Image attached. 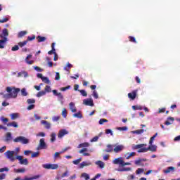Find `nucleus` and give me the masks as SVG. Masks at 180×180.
I'll return each instance as SVG.
<instances>
[{
    "mask_svg": "<svg viewBox=\"0 0 180 180\" xmlns=\"http://www.w3.org/2000/svg\"><path fill=\"white\" fill-rule=\"evenodd\" d=\"M137 96V91H133L131 93L128 94V98L131 99V101H134L136 99V97Z\"/></svg>",
    "mask_w": 180,
    "mask_h": 180,
    "instance_id": "obj_8",
    "label": "nucleus"
},
{
    "mask_svg": "<svg viewBox=\"0 0 180 180\" xmlns=\"http://www.w3.org/2000/svg\"><path fill=\"white\" fill-rule=\"evenodd\" d=\"M108 120L102 118L99 120L98 123L99 124H103L104 123H108Z\"/></svg>",
    "mask_w": 180,
    "mask_h": 180,
    "instance_id": "obj_42",
    "label": "nucleus"
},
{
    "mask_svg": "<svg viewBox=\"0 0 180 180\" xmlns=\"http://www.w3.org/2000/svg\"><path fill=\"white\" fill-rule=\"evenodd\" d=\"M11 140H12V134H11V132H7L6 134V139L4 141L8 143V141H11Z\"/></svg>",
    "mask_w": 180,
    "mask_h": 180,
    "instance_id": "obj_18",
    "label": "nucleus"
},
{
    "mask_svg": "<svg viewBox=\"0 0 180 180\" xmlns=\"http://www.w3.org/2000/svg\"><path fill=\"white\" fill-rule=\"evenodd\" d=\"M21 95L22 96H27V92L26 91V89H21Z\"/></svg>",
    "mask_w": 180,
    "mask_h": 180,
    "instance_id": "obj_41",
    "label": "nucleus"
},
{
    "mask_svg": "<svg viewBox=\"0 0 180 180\" xmlns=\"http://www.w3.org/2000/svg\"><path fill=\"white\" fill-rule=\"evenodd\" d=\"M144 172V169L138 168L136 171V175H140V174H143Z\"/></svg>",
    "mask_w": 180,
    "mask_h": 180,
    "instance_id": "obj_35",
    "label": "nucleus"
},
{
    "mask_svg": "<svg viewBox=\"0 0 180 180\" xmlns=\"http://www.w3.org/2000/svg\"><path fill=\"white\" fill-rule=\"evenodd\" d=\"M6 41H8V37H4V39H0V49H5Z\"/></svg>",
    "mask_w": 180,
    "mask_h": 180,
    "instance_id": "obj_16",
    "label": "nucleus"
},
{
    "mask_svg": "<svg viewBox=\"0 0 180 180\" xmlns=\"http://www.w3.org/2000/svg\"><path fill=\"white\" fill-rule=\"evenodd\" d=\"M26 44H27V41H24L22 42H20L18 46H20V47H23V46H26Z\"/></svg>",
    "mask_w": 180,
    "mask_h": 180,
    "instance_id": "obj_48",
    "label": "nucleus"
},
{
    "mask_svg": "<svg viewBox=\"0 0 180 180\" xmlns=\"http://www.w3.org/2000/svg\"><path fill=\"white\" fill-rule=\"evenodd\" d=\"M128 39L131 43H137V41H136V38L134 37L129 36Z\"/></svg>",
    "mask_w": 180,
    "mask_h": 180,
    "instance_id": "obj_37",
    "label": "nucleus"
},
{
    "mask_svg": "<svg viewBox=\"0 0 180 180\" xmlns=\"http://www.w3.org/2000/svg\"><path fill=\"white\" fill-rule=\"evenodd\" d=\"M46 146V143L44 142V139H41L39 141V144L38 147L37 148V150H43L44 148V146Z\"/></svg>",
    "mask_w": 180,
    "mask_h": 180,
    "instance_id": "obj_10",
    "label": "nucleus"
},
{
    "mask_svg": "<svg viewBox=\"0 0 180 180\" xmlns=\"http://www.w3.org/2000/svg\"><path fill=\"white\" fill-rule=\"evenodd\" d=\"M44 40H46V38L44 37H38V41L39 43L41 42V41H44Z\"/></svg>",
    "mask_w": 180,
    "mask_h": 180,
    "instance_id": "obj_51",
    "label": "nucleus"
},
{
    "mask_svg": "<svg viewBox=\"0 0 180 180\" xmlns=\"http://www.w3.org/2000/svg\"><path fill=\"white\" fill-rule=\"evenodd\" d=\"M68 134V131L67 129H60L58 134V139H63V136Z\"/></svg>",
    "mask_w": 180,
    "mask_h": 180,
    "instance_id": "obj_7",
    "label": "nucleus"
},
{
    "mask_svg": "<svg viewBox=\"0 0 180 180\" xmlns=\"http://www.w3.org/2000/svg\"><path fill=\"white\" fill-rule=\"evenodd\" d=\"M27 110H32V109H34V105L31 104L27 108Z\"/></svg>",
    "mask_w": 180,
    "mask_h": 180,
    "instance_id": "obj_61",
    "label": "nucleus"
},
{
    "mask_svg": "<svg viewBox=\"0 0 180 180\" xmlns=\"http://www.w3.org/2000/svg\"><path fill=\"white\" fill-rule=\"evenodd\" d=\"M54 46H56V44L52 43L51 44V50L48 52V54H54L56 53V49L54 48Z\"/></svg>",
    "mask_w": 180,
    "mask_h": 180,
    "instance_id": "obj_26",
    "label": "nucleus"
},
{
    "mask_svg": "<svg viewBox=\"0 0 180 180\" xmlns=\"http://www.w3.org/2000/svg\"><path fill=\"white\" fill-rule=\"evenodd\" d=\"M81 161H82V158H79L76 160H73V163L75 164V165H78V164H79V162H81Z\"/></svg>",
    "mask_w": 180,
    "mask_h": 180,
    "instance_id": "obj_43",
    "label": "nucleus"
},
{
    "mask_svg": "<svg viewBox=\"0 0 180 180\" xmlns=\"http://www.w3.org/2000/svg\"><path fill=\"white\" fill-rule=\"evenodd\" d=\"M51 124L50 122H46V129H51Z\"/></svg>",
    "mask_w": 180,
    "mask_h": 180,
    "instance_id": "obj_62",
    "label": "nucleus"
},
{
    "mask_svg": "<svg viewBox=\"0 0 180 180\" xmlns=\"http://www.w3.org/2000/svg\"><path fill=\"white\" fill-rule=\"evenodd\" d=\"M115 150V144L114 145H110L108 144L107 145V148L104 150L105 153H112Z\"/></svg>",
    "mask_w": 180,
    "mask_h": 180,
    "instance_id": "obj_12",
    "label": "nucleus"
},
{
    "mask_svg": "<svg viewBox=\"0 0 180 180\" xmlns=\"http://www.w3.org/2000/svg\"><path fill=\"white\" fill-rule=\"evenodd\" d=\"M148 151H152V153H155V151H157V146L151 144L148 148Z\"/></svg>",
    "mask_w": 180,
    "mask_h": 180,
    "instance_id": "obj_20",
    "label": "nucleus"
},
{
    "mask_svg": "<svg viewBox=\"0 0 180 180\" xmlns=\"http://www.w3.org/2000/svg\"><path fill=\"white\" fill-rule=\"evenodd\" d=\"M9 36V32H8L7 29L3 30L2 33L0 34L1 39H4V37H8Z\"/></svg>",
    "mask_w": 180,
    "mask_h": 180,
    "instance_id": "obj_14",
    "label": "nucleus"
},
{
    "mask_svg": "<svg viewBox=\"0 0 180 180\" xmlns=\"http://www.w3.org/2000/svg\"><path fill=\"white\" fill-rule=\"evenodd\" d=\"M175 171V167H169L166 169L163 170L164 174H169L170 172H174Z\"/></svg>",
    "mask_w": 180,
    "mask_h": 180,
    "instance_id": "obj_17",
    "label": "nucleus"
},
{
    "mask_svg": "<svg viewBox=\"0 0 180 180\" xmlns=\"http://www.w3.org/2000/svg\"><path fill=\"white\" fill-rule=\"evenodd\" d=\"M135 80L137 82V84H141V79H140V77H139V76H136L135 77Z\"/></svg>",
    "mask_w": 180,
    "mask_h": 180,
    "instance_id": "obj_60",
    "label": "nucleus"
},
{
    "mask_svg": "<svg viewBox=\"0 0 180 180\" xmlns=\"http://www.w3.org/2000/svg\"><path fill=\"white\" fill-rule=\"evenodd\" d=\"M46 169H58V165L57 164L48 163L46 164Z\"/></svg>",
    "mask_w": 180,
    "mask_h": 180,
    "instance_id": "obj_6",
    "label": "nucleus"
},
{
    "mask_svg": "<svg viewBox=\"0 0 180 180\" xmlns=\"http://www.w3.org/2000/svg\"><path fill=\"white\" fill-rule=\"evenodd\" d=\"M86 151H88V149H87L86 148H84L81 149V150L79 151V154H83V155H84V157H89V155H91V154H89V153H85V152H86Z\"/></svg>",
    "mask_w": 180,
    "mask_h": 180,
    "instance_id": "obj_15",
    "label": "nucleus"
},
{
    "mask_svg": "<svg viewBox=\"0 0 180 180\" xmlns=\"http://www.w3.org/2000/svg\"><path fill=\"white\" fill-rule=\"evenodd\" d=\"M83 103L86 106H94V101L91 98L84 99Z\"/></svg>",
    "mask_w": 180,
    "mask_h": 180,
    "instance_id": "obj_9",
    "label": "nucleus"
},
{
    "mask_svg": "<svg viewBox=\"0 0 180 180\" xmlns=\"http://www.w3.org/2000/svg\"><path fill=\"white\" fill-rule=\"evenodd\" d=\"M52 120L53 122H58V120H60V116L53 117Z\"/></svg>",
    "mask_w": 180,
    "mask_h": 180,
    "instance_id": "obj_59",
    "label": "nucleus"
},
{
    "mask_svg": "<svg viewBox=\"0 0 180 180\" xmlns=\"http://www.w3.org/2000/svg\"><path fill=\"white\" fill-rule=\"evenodd\" d=\"M124 148V146L120 145L119 143L114 144V153L117 154V153H121V151H123Z\"/></svg>",
    "mask_w": 180,
    "mask_h": 180,
    "instance_id": "obj_5",
    "label": "nucleus"
},
{
    "mask_svg": "<svg viewBox=\"0 0 180 180\" xmlns=\"http://www.w3.org/2000/svg\"><path fill=\"white\" fill-rule=\"evenodd\" d=\"M56 77H55V79L56 81H58L60 79V73L59 72H56Z\"/></svg>",
    "mask_w": 180,
    "mask_h": 180,
    "instance_id": "obj_63",
    "label": "nucleus"
},
{
    "mask_svg": "<svg viewBox=\"0 0 180 180\" xmlns=\"http://www.w3.org/2000/svg\"><path fill=\"white\" fill-rule=\"evenodd\" d=\"M46 92H51V88L50 86H46Z\"/></svg>",
    "mask_w": 180,
    "mask_h": 180,
    "instance_id": "obj_64",
    "label": "nucleus"
},
{
    "mask_svg": "<svg viewBox=\"0 0 180 180\" xmlns=\"http://www.w3.org/2000/svg\"><path fill=\"white\" fill-rule=\"evenodd\" d=\"M34 69L35 70V71H37L38 72H41V71H43V69H41L39 66L34 67Z\"/></svg>",
    "mask_w": 180,
    "mask_h": 180,
    "instance_id": "obj_47",
    "label": "nucleus"
},
{
    "mask_svg": "<svg viewBox=\"0 0 180 180\" xmlns=\"http://www.w3.org/2000/svg\"><path fill=\"white\" fill-rule=\"evenodd\" d=\"M12 51H18L19 50V46L15 45L11 49Z\"/></svg>",
    "mask_w": 180,
    "mask_h": 180,
    "instance_id": "obj_56",
    "label": "nucleus"
},
{
    "mask_svg": "<svg viewBox=\"0 0 180 180\" xmlns=\"http://www.w3.org/2000/svg\"><path fill=\"white\" fill-rule=\"evenodd\" d=\"M52 92L55 96H58L60 99H63L64 97L63 96L61 93L57 92V90H53Z\"/></svg>",
    "mask_w": 180,
    "mask_h": 180,
    "instance_id": "obj_25",
    "label": "nucleus"
},
{
    "mask_svg": "<svg viewBox=\"0 0 180 180\" xmlns=\"http://www.w3.org/2000/svg\"><path fill=\"white\" fill-rule=\"evenodd\" d=\"M1 120L4 122V123H8V122H9V120H8V118H5L4 117H1Z\"/></svg>",
    "mask_w": 180,
    "mask_h": 180,
    "instance_id": "obj_57",
    "label": "nucleus"
},
{
    "mask_svg": "<svg viewBox=\"0 0 180 180\" xmlns=\"http://www.w3.org/2000/svg\"><path fill=\"white\" fill-rule=\"evenodd\" d=\"M112 164H115V165H122L123 164V158H116L113 161H112Z\"/></svg>",
    "mask_w": 180,
    "mask_h": 180,
    "instance_id": "obj_11",
    "label": "nucleus"
},
{
    "mask_svg": "<svg viewBox=\"0 0 180 180\" xmlns=\"http://www.w3.org/2000/svg\"><path fill=\"white\" fill-rule=\"evenodd\" d=\"M72 65L70 63H68L66 66L63 68V70L65 71H68V72H70V70H71V68H72Z\"/></svg>",
    "mask_w": 180,
    "mask_h": 180,
    "instance_id": "obj_24",
    "label": "nucleus"
},
{
    "mask_svg": "<svg viewBox=\"0 0 180 180\" xmlns=\"http://www.w3.org/2000/svg\"><path fill=\"white\" fill-rule=\"evenodd\" d=\"M27 32L26 31H22L18 34V37H23L25 34H27Z\"/></svg>",
    "mask_w": 180,
    "mask_h": 180,
    "instance_id": "obj_46",
    "label": "nucleus"
},
{
    "mask_svg": "<svg viewBox=\"0 0 180 180\" xmlns=\"http://www.w3.org/2000/svg\"><path fill=\"white\" fill-rule=\"evenodd\" d=\"M82 96H88V94L85 90H78Z\"/></svg>",
    "mask_w": 180,
    "mask_h": 180,
    "instance_id": "obj_40",
    "label": "nucleus"
},
{
    "mask_svg": "<svg viewBox=\"0 0 180 180\" xmlns=\"http://www.w3.org/2000/svg\"><path fill=\"white\" fill-rule=\"evenodd\" d=\"M127 155H128L126 158L127 160H130L131 157H134L136 155V153L134 152L130 153H127Z\"/></svg>",
    "mask_w": 180,
    "mask_h": 180,
    "instance_id": "obj_38",
    "label": "nucleus"
},
{
    "mask_svg": "<svg viewBox=\"0 0 180 180\" xmlns=\"http://www.w3.org/2000/svg\"><path fill=\"white\" fill-rule=\"evenodd\" d=\"M146 146L147 144L146 143H141V144L134 146L132 148L133 150H138V153H147V151H148V148H143V147H146Z\"/></svg>",
    "mask_w": 180,
    "mask_h": 180,
    "instance_id": "obj_4",
    "label": "nucleus"
},
{
    "mask_svg": "<svg viewBox=\"0 0 180 180\" xmlns=\"http://www.w3.org/2000/svg\"><path fill=\"white\" fill-rule=\"evenodd\" d=\"M131 168L130 167H123L122 169H118V171L120 172H127V171H131Z\"/></svg>",
    "mask_w": 180,
    "mask_h": 180,
    "instance_id": "obj_30",
    "label": "nucleus"
},
{
    "mask_svg": "<svg viewBox=\"0 0 180 180\" xmlns=\"http://www.w3.org/2000/svg\"><path fill=\"white\" fill-rule=\"evenodd\" d=\"M96 165H98L99 168H105V163L101 160H98L95 162Z\"/></svg>",
    "mask_w": 180,
    "mask_h": 180,
    "instance_id": "obj_22",
    "label": "nucleus"
},
{
    "mask_svg": "<svg viewBox=\"0 0 180 180\" xmlns=\"http://www.w3.org/2000/svg\"><path fill=\"white\" fill-rule=\"evenodd\" d=\"M99 140V136H94L92 139H91V143H95Z\"/></svg>",
    "mask_w": 180,
    "mask_h": 180,
    "instance_id": "obj_49",
    "label": "nucleus"
},
{
    "mask_svg": "<svg viewBox=\"0 0 180 180\" xmlns=\"http://www.w3.org/2000/svg\"><path fill=\"white\" fill-rule=\"evenodd\" d=\"M132 109H134V110H142L143 107L139 105H133Z\"/></svg>",
    "mask_w": 180,
    "mask_h": 180,
    "instance_id": "obj_36",
    "label": "nucleus"
},
{
    "mask_svg": "<svg viewBox=\"0 0 180 180\" xmlns=\"http://www.w3.org/2000/svg\"><path fill=\"white\" fill-rule=\"evenodd\" d=\"M11 117V120H15L16 119H18L19 117V113H12L10 115Z\"/></svg>",
    "mask_w": 180,
    "mask_h": 180,
    "instance_id": "obj_27",
    "label": "nucleus"
},
{
    "mask_svg": "<svg viewBox=\"0 0 180 180\" xmlns=\"http://www.w3.org/2000/svg\"><path fill=\"white\" fill-rule=\"evenodd\" d=\"M70 106V109L71 110V112H72L73 113L77 112V108H75V104L73 102H71L69 104Z\"/></svg>",
    "mask_w": 180,
    "mask_h": 180,
    "instance_id": "obj_19",
    "label": "nucleus"
},
{
    "mask_svg": "<svg viewBox=\"0 0 180 180\" xmlns=\"http://www.w3.org/2000/svg\"><path fill=\"white\" fill-rule=\"evenodd\" d=\"M56 133L53 132L51 134V143H54V141H56Z\"/></svg>",
    "mask_w": 180,
    "mask_h": 180,
    "instance_id": "obj_32",
    "label": "nucleus"
},
{
    "mask_svg": "<svg viewBox=\"0 0 180 180\" xmlns=\"http://www.w3.org/2000/svg\"><path fill=\"white\" fill-rule=\"evenodd\" d=\"M13 141V143H21V144H29V143H30L29 139L23 136H17Z\"/></svg>",
    "mask_w": 180,
    "mask_h": 180,
    "instance_id": "obj_3",
    "label": "nucleus"
},
{
    "mask_svg": "<svg viewBox=\"0 0 180 180\" xmlns=\"http://www.w3.org/2000/svg\"><path fill=\"white\" fill-rule=\"evenodd\" d=\"M7 126L8 127L11 126H13V127H15V128L19 127V125L18 124V122H13L8 123V124H7Z\"/></svg>",
    "mask_w": 180,
    "mask_h": 180,
    "instance_id": "obj_28",
    "label": "nucleus"
},
{
    "mask_svg": "<svg viewBox=\"0 0 180 180\" xmlns=\"http://www.w3.org/2000/svg\"><path fill=\"white\" fill-rule=\"evenodd\" d=\"M20 153V148H15V150H7L4 155L7 160H9L11 162H13L15 160H18L19 163L21 165H29V160L27 158L23 159V156L18 155Z\"/></svg>",
    "mask_w": 180,
    "mask_h": 180,
    "instance_id": "obj_1",
    "label": "nucleus"
},
{
    "mask_svg": "<svg viewBox=\"0 0 180 180\" xmlns=\"http://www.w3.org/2000/svg\"><path fill=\"white\" fill-rule=\"evenodd\" d=\"M44 95H46V91H42L38 92V94H37V98H40L41 96H44Z\"/></svg>",
    "mask_w": 180,
    "mask_h": 180,
    "instance_id": "obj_39",
    "label": "nucleus"
},
{
    "mask_svg": "<svg viewBox=\"0 0 180 180\" xmlns=\"http://www.w3.org/2000/svg\"><path fill=\"white\" fill-rule=\"evenodd\" d=\"M37 78H41L42 81H46V77H43V75L41 73H38L37 75Z\"/></svg>",
    "mask_w": 180,
    "mask_h": 180,
    "instance_id": "obj_45",
    "label": "nucleus"
},
{
    "mask_svg": "<svg viewBox=\"0 0 180 180\" xmlns=\"http://www.w3.org/2000/svg\"><path fill=\"white\" fill-rule=\"evenodd\" d=\"M8 172L9 171V168L8 167H4L0 169V172Z\"/></svg>",
    "mask_w": 180,
    "mask_h": 180,
    "instance_id": "obj_53",
    "label": "nucleus"
},
{
    "mask_svg": "<svg viewBox=\"0 0 180 180\" xmlns=\"http://www.w3.org/2000/svg\"><path fill=\"white\" fill-rule=\"evenodd\" d=\"M31 154H32V155H31L32 158H36L39 157L40 153H39V152H33V153H32V152Z\"/></svg>",
    "mask_w": 180,
    "mask_h": 180,
    "instance_id": "obj_34",
    "label": "nucleus"
},
{
    "mask_svg": "<svg viewBox=\"0 0 180 180\" xmlns=\"http://www.w3.org/2000/svg\"><path fill=\"white\" fill-rule=\"evenodd\" d=\"M105 134H110V136H113V131L111 129H105Z\"/></svg>",
    "mask_w": 180,
    "mask_h": 180,
    "instance_id": "obj_50",
    "label": "nucleus"
},
{
    "mask_svg": "<svg viewBox=\"0 0 180 180\" xmlns=\"http://www.w3.org/2000/svg\"><path fill=\"white\" fill-rule=\"evenodd\" d=\"M6 91L8 94L0 93V95H3L4 99H11L18 97V94L20 92V89L15 88V86H8L6 88Z\"/></svg>",
    "mask_w": 180,
    "mask_h": 180,
    "instance_id": "obj_2",
    "label": "nucleus"
},
{
    "mask_svg": "<svg viewBox=\"0 0 180 180\" xmlns=\"http://www.w3.org/2000/svg\"><path fill=\"white\" fill-rule=\"evenodd\" d=\"M144 131H146V130H144V129H138V130H136L134 132L136 134H143V133H144Z\"/></svg>",
    "mask_w": 180,
    "mask_h": 180,
    "instance_id": "obj_44",
    "label": "nucleus"
},
{
    "mask_svg": "<svg viewBox=\"0 0 180 180\" xmlns=\"http://www.w3.org/2000/svg\"><path fill=\"white\" fill-rule=\"evenodd\" d=\"M82 147H89V143L85 142V143H80L78 146L77 148H81Z\"/></svg>",
    "mask_w": 180,
    "mask_h": 180,
    "instance_id": "obj_29",
    "label": "nucleus"
},
{
    "mask_svg": "<svg viewBox=\"0 0 180 180\" xmlns=\"http://www.w3.org/2000/svg\"><path fill=\"white\" fill-rule=\"evenodd\" d=\"M14 172H15V174H23L26 172V169L25 168L14 169Z\"/></svg>",
    "mask_w": 180,
    "mask_h": 180,
    "instance_id": "obj_21",
    "label": "nucleus"
},
{
    "mask_svg": "<svg viewBox=\"0 0 180 180\" xmlns=\"http://www.w3.org/2000/svg\"><path fill=\"white\" fill-rule=\"evenodd\" d=\"M70 88H71V86H68L66 87H62L60 89V91H67V89H70Z\"/></svg>",
    "mask_w": 180,
    "mask_h": 180,
    "instance_id": "obj_58",
    "label": "nucleus"
},
{
    "mask_svg": "<svg viewBox=\"0 0 180 180\" xmlns=\"http://www.w3.org/2000/svg\"><path fill=\"white\" fill-rule=\"evenodd\" d=\"M62 116H63V117H67V110L65 108L62 111Z\"/></svg>",
    "mask_w": 180,
    "mask_h": 180,
    "instance_id": "obj_54",
    "label": "nucleus"
},
{
    "mask_svg": "<svg viewBox=\"0 0 180 180\" xmlns=\"http://www.w3.org/2000/svg\"><path fill=\"white\" fill-rule=\"evenodd\" d=\"M174 120H175V119H174V117H169L167 118V120L165 121V124L166 126H169V124H172V123L169 122V121H170V122H174Z\"/></svg>",
    "mask_w": 180,
    "mask_h": 180,
    "instance_id": "obj_23",
    "label": "nucleus"
},
{
    "mask_svg": "<svg viewBox=\"0 0 180 180\" xmlns=\"http://www.w3.org/2000/svg\"><path fill=\"white\" fill-rule=\"evenodd\" d=\"M27 102L29 105H30L32 103H35L36 101L34 99H27Z\"/></svg>",
    "mask_w": 180,
    "mask_h": 180,
    "instance_id": "obj_55",
    "label": "nucleus"
},
{
    "mask_svg": "<svg viewBox=\"0 0 180 180\" xmlns=\"http://www.w3.org/2000/svg\"><path fill=\"white\" fill-rule=\"evenodd\" d=\"M81 177L82 178H84L85 180H89V174H88L87 173H82L81 174Z\"/></svg>",
    "mask_w": 180,
    "mask_h": 180,
    "instance_id": "obj_31",
    "label": "nucleus"
},
{
    "mask_svg": "<svg viewBox=\"0 0 180 180\" xmlns=\"http://www.w3.org/2000/svg\"><path fill=\"white\" fill-rule=\"evenodd\" d=\"M74 117H77V119H82V114L81 112H77L73 114Z\"/></svg>",
    "mask_w": 180,
    "mask_h": 180,
    "instance_id": "obj_33",
    "label": "nucleus"
},
{
    "mask_svg": "<svg viewBox=\"0 0 180 180\" xmlns=\"http://www.w3.org/2000/svg\"><path fill=\"white\" fill-rule=\"evenodd\" d=\"M93 96L94 98H95V99H98V98H99L98 93L95 90L93 91Z\"/></svg>",
    "mask_w": 180,
    "mask_h": 180,
    "instance_id": "obj_52",
    "label": "nucleus"
},
{
    "mask_svg": "<svg viewBox=\"0 0 180 180\" xmlns=\"http://www.w3.org/2000/svg\"><path fill=\"white\" fill-rule=\"evenodd\" d=\"M89 165H92V162L89 161H84L79 165V168L82 169L84 167H89Z\"/></svg>",
    "mask_w": 180,
    "mask_h": 180,
    "instance_id": "obj_13",
    "label": "nucleus"
}]
</instances>
